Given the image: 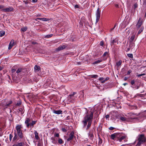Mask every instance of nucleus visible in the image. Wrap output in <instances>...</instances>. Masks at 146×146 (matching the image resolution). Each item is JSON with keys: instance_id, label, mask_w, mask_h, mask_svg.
<instances>
[{"instance_id": "f257e3e1", "label": "nucleus", "mask_w": 146, "mask_h": 146, "mask_svg": "<svg viewBox=\"0 0 146 146\" xmlns=\"http://www.w3.org/2000/svg\"><path fill=\"white\" fill-rule=\"evenodd\" d=\"M93 111H92L88 112L85 115L82 123L84 127L87 126L86 130H88L91 126L93 117Z\"/></svg>"}, {"instance_id": "f03ea898", "label": "nucleus", "mask_w": 146, "mask_h": 146, "mask_svg": "<svg viewBox=\"0 0 146 146\" xmlns=\"http://www.w3.org/2000/svg\"><path fill=\"white\" fill-rule=\"evenodd\" d=\"M130 117L129 118H130L131 119H135L139 121H143L144 119H146V110L139 114V117H136L137 116V114H136L130 113Z\"/></svg>"}, {"instance_id": "7ed1b4c3", "label": "nucleus", "mask_w": 146, "mask_h": 146, "mask_svg": "<svg viewBox=\"0 0 146 146\" xmlns=\"http://www.w3.org/2000/svg\"><path fill=\"white\" fill-rule=\"evenodd\" d=\"M17 133L18 136L20 138H23V133L22 129H23V126L22 125H17L16 127Z\"/></svg>"}, {"instance_id": "20e7f679", "label": "nucleus", "mask_w": 146, "mask_h": 146, "mask_svg": "<svg viewBox=\"0 0 146 146\" xmlns=\"http://www.w3.org/2000/svg\"><path fill=\"white\" fill-rule=\"evenodd\" d=\"M78 94L76 92H74L72 94L69 95L68 99L69 102H73L77 98Z\"/></svg>"}, {"instance_id": "39448f33", "label": "nucleus", "mask_w": 146, "mask_h": 146, "mask_svg": "<svg viewBox=\"0 0 146 146\" xmlns=\"http://www.w3.org/2000/svg\"><path fill=\"white\" fill-rule=\"evenodd\" d=\"M146 139L143 135H139L138 138V142L136 146H139L141 144L143 143L145 141Z\"/></svg>"}, {"instance_id": "423d86ee", "label": "nucleus", "mask_w": 146, "mask_h": 146, "mask_svg": "<svg viewBox=\"0 0 146 146\" xmlns=\"http://www.w3.org/2000/svg\"><path fill=\"white\" fill-rule=\"evenodd\" d=\"M26 71L25 69L22 68H19L16 71V74L18 76L23 75Z\"/></svg>"}, {"instance_id": "0eeeda50", "label": "nucleus", "mask_w": 146, "mask_h": 146, "mask_svg": "<svg viewBox=\"0 0 146 146\" xmlns=\"http://www.w3.org/2000/svg\"><path fill=\"white\" fill-rule=\"evenodd\" d=\"M101 11L98 8L96 11V23H97L100 17Z\"/></svg>"}, {"instance_id": "6e6552de", "label": "nucleus", "mask_w": 146, "mask_h": 146, "mask_svg": "<svg viewBox=\"0 0 146 146\" xmlns=\"http://www.w3.org/2000/svg\"><path fill=\"white\" fill-rule=\"evenodd\" d=\"M94 131L93 129H91L90 130L89 133H88V135L90 139L92 140H93L94 138Z\"/></svg>"}, {"instance_id": "1a4fd4ad", "label": "nucleus", "mask_w": 146, "mask_h": 146, "mask_svg": "<svg viewBox=\"0 0 146 146\" xmlns=\"http://www.w3.org/2000/svg\"><path fill=\"white\" fill-rule=\"evenodd\" d=\"M142 23L143 22L141 20V18H139V19L136 25V27L137 30L139 29L140 27L141 28V26Z\"/></svg>"}, {"instance_id": "9d476101", "label": "nucleus", "mask_w": 146, "mask_h": 146, "mask_svg": "<svg viewBox=\"0 0 146 146\" xmlns=\"http://www.w3.org/2000/svg\"><path fill=\"white\" fill-rule=\"evenodd\" d=\"M31 119L30 118H26L25 123L27 128H29L30 127V124L31 122Z\"/></svg>"}, {"instance_id": "9b49d317", "label": "nucleus", "mask_w": 146, "mask_h": 146, "mask_svg": "<svg viewBox=\"0 0 146 146\" xmlns=\"http://www.w3.org/2000/svg\"><path fill=\"white\" fill-rule=\"evenodd\" d=\"M13 8L12 7H10L3 9V11L4 12H9L12 11L13 10Z\"/></svg>"}, {"instance_id": "f8f14e48", "label": "nucleus", "mask_w": 146, "mask_h": 146, "mask_svg": "<svg viewBox=\"0 0 146 146\" xmlns=\"http://www.w3.org/2000/svg\"><path fill=\"white\" fill-rule=\"evenodd\" d=\"M74 137V133L73 131H72L69 135V137L67 139V140L69 141L72 140Z\"/></svg>"}, {"instance_id": "ddd939ff", "label": "nucleus", "mask_w": 146, "mask_h": 146, "mask_svg": "<svg viewBox=\"0 0 146 146\" xmlns=\"http://www.w3.org/2000/svg\"><path fill=\"white\" fill-rule=\"evenodd\" d=\"M4 102H5L4 103L3 101V103H4V104L6 107L9 106V105L12 103V101L11 100L8 102L6 100H5Z\"/></svg>"}, {"instance_id": "4468645a", "label": "nucleus", "mask_w": 146, "mask_h": 146, "mask_svg": "<svg viewBox=\"0 0 146 146\" xmlns=\"http://www.w3.org/2000/svg\"><path fill=\"white\" fill-rule=\"evenodd\" d=\"M135 34H133V35H132L131 37H130V42H131V45H132L133 46H134V44L132 42L135 39Z\"/></svg>"}, {"instance_id": "2eb2a0df", "label": "nucleus", "mask_w": 146, "mask_h": 146, "mask_svg": "<svg viewBox=\"0 0 146 146\" xmlns=\"http://www.w3.org/2000/svg\"><path fill=\"white\" fill-rule=\"evenodd\" d=\"M119 120L123 122H125L128 121L127 119L124 116L121 117L119 118Z\"/></svg>"}, {"instance_id": "dca6fc26", "label": "nucleus", "mask_w": 146, "mask_h": 146, "mask_svg": "<svg viewBox=\"0 0 146 146\" xmlns=\"http://www.w3.org/2000/svg\"><path fill=\"white\" fill-rule=\"evenodd\" d=\"M66 47V45H63L62 46H60L58 47L56 49V50L57 51H60V50H63V49H64Z\"/></svg>"}, {"instance_id": "f3484780", "label": "nucleus", "mask_w": 146, "mask_h": 146, "mask_svg": "<svg viewBox=\"0 0 146 146\" xmlns=\"http://www.w3.org/2000/svg\"><path fill=\"white\" fill-rule=\"evenodd\" d=\"M34 133L35 134V137L36 139L38 140L40 138L38 136V132L36 131H34Z\"/></svg>"}, {"instance_id": "a211bd4d", "label": "nucleus", "mask_w": 146, "mask_h": 146, "mask_svg": "<svg viewBox=\"0 0 146 146\" xmlns=\"http://www.w3.org/2000/svg\"><path fill=\"white\" fill-rule=\"evenodd\" d=\"M14 42V41L13 40H12L9 44V46L8 47V49H10L13 45V44Z\"/></svg>"}, {"instance_id": "6ab92c4d", "label": "nucleus", "mask_w": 146, "mask_h": 146, "mask_svg": "<svg viewBox=\"0 0 146 146\" xmlns=\"http://www.w3.org/2000/svg\"><path fill=\"white\" fill-rule=\"evenodd\" d=\"M53 113H54L57 114H62V111L61 110H53Z\"/></svg>"}, {"instance_id": "aec40b11", "label": "nucleus", "mask_w": 146, "mask_h": 146, "mask_svg": "<svg viewBox=\"0 0 146 146\" xmlns=\"http://www.w3.org/2000/svg\"><path fill=\"white\" fill-rule=\"evenodd\" d=\"M51 142L54 144H56L57 143V139L54 137H51Z\"/></svg>"}, {"instance_id": "412c9836", "label": "nucleus", "mask_w": 146, "mask_h": 146, "mask_svg": "<svg viewBox=\"0 0 146 146\" xmlns=\"http://www.w3.org/2000/svg\"><path fill=\"white\" fill-rule=\"evenodd\" d=\"M139 29V30L137 35V36L143 31L144 27L142 26Z\"/></svg>"}, {"instance_id": "4be33fe9", "label": "nucleus", "mask_w": 146, "mask_h": 146, "mask_svg": "<svg viewBox=\"0 0 146 146\" xmlns=\"http://www.w3.org/2000/svg\"><path fill=\"white\" fill-rule=\"evenodd\" d=\"M34 69L36 71H39L40 70V68L39 66L36 65L34 67Z\"/></svg>"}, {"instance_id": "5701e85b", "label": "nucleus", "mask_w": 146, "mask_h": 146, "mask_svg": "<svg viewBox=\"0 0 146 146\" xmlns=\"http://www.w3.org/2000/svg\"><path fill=\"white\" fill-rule=\"evenodd\" d=\"M36 121H33L32 122H31L30 124V127H33L34 125L36 124Z\"/></svg>"}, {"instance_id": "b1692460", "label": "nucleus", "mask_w": 146, "mask_h": 146, "mask_svg": "<svg viewBox=\"0 0 146 146\" xmlns=\"http://www.w3.org/2000/svg\"><path fill=\"white\" fill-rule=\"evenodd\" d=\"M80 99L81 101H83L84 100V95L83 92H81V94L80 96Z\"/></svg>"}, {"instance_id": "393cba45", "label": "nucleus", "mask_w": 146, "mask_h": 146, "mask_svg": "<svg viewBox=\"0 0 146 146\" xmlns=\"http://www.w3.org/2000/svg\"><path fill=\"white\" fill-rule=\"evenodd\" d=\"M122 61L121 60H119V62L116 63V66L117 67H119L121 64Z\"/></svg>"}, {"instance_id": "a878e982", "label": "nucleus", "mask_w": 146, "mask_h": 146, "mask_svg": "<svg viewBox=\"0 0 146 146\" xmlns=\"http://www.w3.org/2000/svg\"><path fill=\"white\" fill-rule=\"evenodd\" d=\"M37 19L41 20L43 21H46L48 20V19L46 18H37Z\"/></svg>"}, {"instance_id": "bb28decb", "label": "nucleus", "mask_w": 146, "mask_h": 146, "mask_svg": "<svg viewBox=\"0 0 146 146\" xmlns=\"http://www.w3.org/2000/svg\"><path fill=\"white\" fill-rule=\"evenodd\" d=\"M5 34V31H0V36H3Z\"/></svg>"}, {"instance_id": "cd10ccee", "label": "nucleus", "mask_w": 146, "mask_h": 146, "mask_svg": "<svg viewBox=\"0 0 146 146\" xmlns=\"http://www.w3.org/2000/svg\"><path fill=\"white\" fill-rule=\"evenodd\" d=\"M102 61V60L101 59L98 60L96 61H95L93 63V64H96L98 63H99Z\"/></svg>"}, {"instance_id": "c85d7f7f", "label": "nucleus", "mask_w": 146, "mask_h": 146, "mask_svg": "<svg viewBox=\"0 0 146 146\" xmlns=\"http://www.w3.org/2000/svg\"><path fill=\"white\" fill-rule=\"evenodd\" d=\"M15 133V136L13 138V141H15L17 139V137H18L17 134V133Z\"/></svg>"}, {"instance_id": "c756f323", "label": "nucleus", "mask_w": 146, "mask_h": 146, "mask_svg": "<svg viewBox=\"0 0 146 146\" xmlns=\"http://www.w3.org/2000/svg\"><path fill=\"white\" fill-rule=\"evenodd\" d=\"M24 143L23 142H20L18 143L16 145L17 146H23Z\"/></svg>"}, {"instance_id": "7c9ffc66", "label": "nucleus", "mask_w": 146, "mask_h": 146, "mask_svg": "<svg viewBox=\"0 0 146 146\" xmlns=\"http://www.w3.org/2000/svg\"><path fill=\"white\" fill-rule=\"evenodd\" d=\"M125 137V136H123L121 137L119 139V142H121L124 139Z\"/></svg>"}, {"instance_id": "2f4dec72", "label": "nucleus", "mask_w": 146, "mask_h": 146, "mask_svg": "<svg viewBox=\"0 0 146 146\" xmlns=\"http://www.w3.org/2000/svg\"><path fill=\"white\" fill-rule=\"evenodd\" d=\"M58 142L60 144H62L63 143V142L62 139L61 138H59L58 140Z\"/></svg>"}, {"instance_id": "473e14b6", "label": "nucleus", "mask_w": 146, "mask_h": 146, "mask_svg": "<svg viewBox=\"0 0 146 146\" xmlns=\"http://www.w3.org/2000/svg\"><path fill=\"white\" fill-rule=\"evenodd\" d=\"M53 35V34L48 35L45 36L44 37L45 38H48L50 37Z\"/></svg>"}, {"instance_id": "72a5a7b5", "label": "nucleus", "mask_w": 146, "mask_h": 146, "mask_svg": "<svg viewBox=\"0 0 146 146\" xmlns=\"http://www.w3.org/2000/svg\"><path fill=\"white\" fill-rule=\"evenodd\" d=\"M27 28L26 27H25L22 28L21 29V30L22 31L25 32L27 30Z\"/></svg>"}, {"instance_id": "f704fd0d", "label": "nucleus", "mask_w": 146, "mask_h": 146, "mask_svg": "<svg viewBox=\"0 0 146 146\" xmlns=\"http://www.w3.org/2000/svg\"><path fill=\"white\" fill-rule=\"evenodd\" d=\"M115 137V134H112L111 135V138L112 139L114 140Z\"/></svg>"}, {"instance_id": "c9c22d12", "label": "nucleus", "mask_w": 146, "mask_h": 146, "mask_svg": "<svg viewBox=\"0 0 146 146\" xmlns=\"http://www.w3.org/2000/svg\"><path fill=\"white\" fill-rule=\"evenodd\" d=\"M117 42V41L116 40H113L111 43V45H113L115 43H116Z\"/></svg>"}, {"instance_id": "e433bc0d", "label": "nucleus", "mask_w": 146, "mask_h": 146, "mask_svg": "<svg viewBox=\"0 0 146 146\" xmlns=\"http://www.w3.org/2000/svg\"><path fill=\"white\" fill-rule=\"evenodd\" d=\"M98 77V76L97 75H92L91 76L92 78H96Z\"/></svg>"}, {"instance_id": "4c0bfd02", "label": "nucleus", "mask_w": 146, "mask_h": 146, "mask_svg": "<svg viewBox=\"0 0 146 146\" xmlns=\"http://www.w3.org/2000/svg\"><path fill=\"white\" fill-rule=\"evenodd\" d=\"M131 20V18H129V20L127 21H125V23L126 24L128 25L129 24V22Z\"/></svg>"}, {"instance_id": "58836bf2", "label": "nucleus", "mask_w": 146, "mask_h": 146, "mask_svg": "<svg viewBox=\"0 0 146 146\" xmlns=\"http://www.w3.org/2000/svg\"><path fill=\"white\" fill-rule=\"evenodd\" d=\"M127 56L130 58H132L133 57V54H127Z\"/></svg>"}, {"instance_id": "ea45409f", "label": "nucleus", "mask_w": 146, "mask_h": 146, "mask_svg": "<svg viewBox=\"0 0 146 146\" xmlns=\"http://www.w3.org/2000/svg\"><path fill=\"white\" fill-rule=\"evenodd\" d=\"M19 111H20V112H21V114H22L23 113V110L21 108L19 109Z\"/></svg>"}, {"instance_id": "a19ab883", "label": "nucleus", "mask_w": 146, "mask_h": 146, "mask_svg": "<svg viewBox=\"0 0 146 146\" xmlns=\"http://www.w3.org/2000/svg\"><path fill=\"white\" fill-rule=\"evenodd\" d=\"M13 137V135L11 134H10V135H9V140L10 141H11Z\"/></svg>"}, {"instance_id": "79ce46f5", "label": "nucleus", "mask_w": 146, "mask_h": 146, "mask_svg": "<svg viewBox=\"0 0 146 146\" xmlns=\"http://www.w3.org/2000/svg\"><path fill=\"white\" fill-rule=\"evenodd\" d=\"M62 131L64 132H66L67 131V130L65 128H62Z\"/></svg>"}, {"instance_id": "37998d69", "label": "nucleus", "mask_w": 146, "mask_h": 146, "mask_svg": "<svg viewBox=\"0 0 146 146\" xmlns=\"http://www.w3.org/2000/svg\"><path fill=\"white\" fill-rule=\"evenodd\" d=\"M135 81L134 80H132L131 81V84L132 85H133L135 83Z\"/></svg>"}, {"instance_id": "c03bdc74", "label": "nucleus", "mask_w": 146, "mask_h": 146, "mask_svg": "<svg viewBox=\"0 0 146 146\" xmlns=\"http://www.w3.org/2000/svg\"><path fill=\"white\" fill-rule=\"evenodd\" d=\"M100 45L101 46H102L104 45V41L103 40L101 41L100 42Z\"/></svg>"}, {"instance_id": "a18cd8bd", "label": "nucleus", "mask_w": 146, "mask_h": 146, "mask_svg": "<svg viewBox=\"0 0 146 146\" xmlns=\"http://www.w3.org/2000/svg\"><path fill=\"white\" fill-rule=\"evenodd\" d=\"M132 72V71L131 70H129L127 72V75H129L130 73H131Z\"/></svg>"}, {"instance_id": "49530a36", "label": "nucleus", "mask_w": 146, "mask_h": 146, "mask_svg": "<svg viewBox=\"0 0 146 146\" xmlns=\"http://www.w3.org/2000/svg\"><path fill=\"white\" fill-rule=\"evenodd\" d=\"M104 79V78L103 77H101L99 78L98 80L99 81H102Z\"/></svg>"}, {"instance_id": "de8ad7c7", "label": "nucleus", "mask_w": 146, "mask_h": 146, "mask_svg": "<svg viewBox=\"0 0 146 146\" xmlns=\"http://www.w3.org/2000/svg\"><path fill=\"white\" fill-rule=\"evenodd\" d=\"M54 136L55 137H59V134L58 133H56L54 135Z\"/></svg>"}, {"instance_id": "09e8293b", "label": "nucleus", "mask_w": 146, "mask_h": 146, "mask_svg": "<svg viewBox=\"0 0 146 146\" xmlns=\"http://www.w3.org/2000/svg\"><path fill=\"white\" fill-rule=\"evenodd\" d=\"M109 115L108 114L107 115L105 116V117L106 118V119H108L109 118Z\"/></svg>"}, {"instance_id": "8fccbe9b", "label": "nucleus", "mask_w": 146, "mask_h": 146, "mask_svg": "<svg viewBox=\"0 0 146 146\" xmlns=\"http://www.w3.org/2000/svg\"><path fill=\"white\" fill-rule=\"evenodd\" d=\"M109 129L110 130H113L114 129V128L112 127H111L109 128Z\"/></svg>"}, {"instance_id": "3c124183", "label": "nucleus", "mask_w": 146, "mask_h": 146, "mask_svg": "<svg viewBox=\"0 0 146 146\" xmlns=\"http://www.w3.org/2000/svg\"><path fill=\"white\" fill-rule=\"evenodd\" d=\"M79 5H76L74 6V7L75 8H79Z\"/></svg>"}, {"instance_id": "603ef678", "label": "nucleus", "mask_w": 146, "mask_h": 146, "mask_svg": "<svg viewBox=\"0 0 146 146\" xmlns=\"http://www.w3.org/2000/svg\"><path fill=\"white\" fill-rule=\"evenodd\" d=\"M108 52H104L103 55V56H105L106 55H107V54H108Z\"/></svg>"}, {"instance_id": "864d4df0", "label": "nucleus", "mask_w": 146, "mask_h": 146, "mask_svg": "<svg viewBox=\"0 0 146 146\" xmlns=\"http://www.w3.org/2000/svg\"><path fill=\"white\" fill-rule=\"evenodd\" d=\"M16 71V69H13L12 70V72L13 73L15 72Z\"/></svg>"}, {"instance_id": "5fc2aeb1", "label": "nucleus", "mask_w": 146, "mask_h": 146, "mask_svg": "<svg viewBox=\"0 0 146 146\" xmlns=\"http://www.w3.org/2000/svg\"><path fill=\"white\" fill-rule=\"evenodd\" d=\"M23 2L26 4H27L28 3V1H24Z\"/></svg>"}, {"instance_id": "6e6d98bb", "label": "nucleus", "mask_w": 146, "mask_h": 146, "mask_svg": "<svg viewBox=\"0 0 146 146\" xmlns=\"http://www.w3.org/2000/svg\"><path fill=\"white\" fill-rule=\"evenodd\" d=\"M106 81L104 79L101 81V82L102 83H104Z\"/></svg>"}, {"instance_id": "4d7b16f0", "label": "nucleus", "mask_w": 146, "mask_h": 146, "mask_svg": "<svg viewBox=\"0 0 146 146\" xmlns=\"http://www.w3.org/2000/svg\"><path fill=\"white\" fill-rule=\"evenodd\" d=\"M106 81L104 79L101 81V82L102 83H104Z\"/></svg>"}, {"instance_id": "13d9d810", "label": "nucleus", "mask_w": 146, "mask_h": 146, "mask_svg": "<svg viewBox=\"0 0 146 146\" xmlns=\"http://www.w3.org/2000/svg\"><path fill=\"white\" fill-rule=\"evenodd\" d=\"M37 1V0H32V2L33 3H35Z\"/></svg>"}, {"instance_id": "bf43d9fd", "label": "nucleus", "mask_w": 146, "mask_h": 146, "mask_svg": "<svg viewBox=\"0 0 146 146\" xmlns=\"http://www.w3.org/2000/svg\"><path fill=\"white\" fill-rule=\"evenodd\" d=\"M4 7V6L2 5H0V9L3 8Z\"/></svg>"}, {"instance_id": "052dcab7", "label": "nucleus", "mask_w": 146, "mask_h": 146, "mask_svg": "<svg viewBox=\"0 0 146 146\" xmlns=\"http://www.w3.org/2000/svg\"><path fill=\"white\" fill-rule=\"evenodd\" d=\"M142 76V75H141V74H138V75H137V76L138 77H140V76Z\"/></svg>"}, {"instance_id": "680f3d73", "label": "nucleus", "mask_w": 146, "mask_h": 146, "mask_svg": "<svg viewBox=\"0 0 146 146\" xmlns=\"http://www.w3.org/2000/svg\"><path fill=\"white\" fill-rule=\"evenodd\" d=\"M127 79H128V78L127 77H125L124 78V80L126 81Z\"/></svg>"}, {"instance_id": "e2e57ef3", "label": "nucleus", "mask_w": 146, "mask_h": 146, "mask_svg": "<svg viewBox=\"0 0 146 146\" xmlns=\"http://www.w3.org/2000/svg\"><path fill=\"white\" fill-rule=\"evenodd\" d=\"M109 79V78H105L104 80H105L106 81L107 80Z\"/></svg>"}, {"instance_id": "0e129e2a", "label": "nucleus", "mask_w": 146, "mask_h": 146, "mask_svg": "<svg viewBox=\"0 0 146 146\" xmlns=\"http://www.w3.org/2000/svg\"><path fill=\"white\" fill-rule=\"evenodd\" d=\"M3 69V68L1 67V66H0V71L1 70H2Z\"/></svg>"}, {"instance_id": "69168bd1", "label": "nucleus", "mask_w": 146, "mask_h": 146, "mask_svg": "<svg viewBox=\"0 0 146 146\" xmlns=\"http://www.w3.org/2000/svg\"><path fill=\"white\" fill-rule=\"evenodd\" d=\"M32 43L33 44H36V42H32Z\"/></svg>"}, {"instance_id": "338daca9", "label": "nucleus", "mask_w": 146, "mask_h": 146, "mask_svg": "<svg viewBox=\"0 0 146 146\" xmlns=\"http://www.w3.org/2000/svg\"><path fill=\"white\" fill-rule=\"evenodd\" d=\"M21 103H18L17 104V105L18 106H19V105H21Z\"/></svg>"}, {"instance_id": "774afa93", "label": "nucleus", "mask_w": 146, "mask_h": 146, "mask_svg": "<svg viewBox=\"0 0 146 146\" xmlns=\"http://www.w3.org/2000/svg\"><path fill=\"white\" fill-rule=\"evenodd\" d=\"M141 75H142V76H143L145 75V73H143L141 74Z\"/></svg>"}]
</instances>
